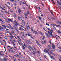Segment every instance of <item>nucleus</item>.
Masks as SVG:
<instances>
[{"mask_svg": "<svg viewBox=\"0 0 61 61\" xmlns=\"http://www.w3.org/2000/svg\"><path fill=\"white\" fill-rule=\"evenodd\" d=\"M20 30H22V28H21V27L20 28Z\"/></svg>", "mask_w": 61, "mask_h": 61, "instance_id": "nucleus-50", "label": "nucleus"}, {"mask_svg": "<svg viewBox=\"0 0 61 61\" xmlns=\"http://www.w3.org/2000/svg\"><path fill=\"white\" fill-rule=\"evenodd\" d=\"M7 4H9V5H10V3H9V2H7Z\"/></svg>", "mask_w": 61, "mask_h": 61, "instance_id": "nucleus-52", "label": "nucleus"}, {"mask_svg": "<svg viewBox=\"0 0 61 61\" xmlns=\"http://www.w3.org/2000/svg\"><path fill=\"white\" fill-rule=\"evenodd\" d=\"M57 32L59 33H60V34H61V32H60V31H59V30H58V31H57Z\"/></svg>", "mask_w": 61, "mask_h": 61, "instance_id": "nucleus-15", "label": "nucleus"}, {"mask_svg": "<svg viewBox=\"0 0 61 61\" xmlns=\"http://www.w3.org/2000/svg\"><path fill=\"white\" fill-rule=\"evenodd\" d=\"M15 24V25H16V26H17V25H19V23H17V22H16Z\"/></svg>", "mask_w": 61, "mask_h": 61, "instance_id": "nucleus-10", "label": "nucleus"}, {"mask_svg": "<svg viewBox=\"0 0 61 61\" xmlns=\"http://www.w3.org/2000/svg\"><path fill=\"white\" fill-rule=\"evenodd\" d=\"M5 12L6 13H7V14L8 13H9V12H8L7 11H5Z\"/></svg>", "mask_w": 61, "mask_h": 61, "instance_id": "nucleus-38", "label": "nucleus"}, {"mask_svg": "<svg viewBox=\"0 0 61 61\" xmlns=\"http://www.w3.org/2000/svg\"><path fill=\"white\" fill-rule=\"evenodd\" d=\"M29 13H30V12L29 11H28L27 12H26V14H29Z\"/></svg>", "mask_w": 61, "mask_h": 61, "instance_id": "nucleus-21", "label": "nucleus"}, {"mask_svg": "<svg viewBox=\"0 0 61 61\" xmlns=\"http://www.w3.org/2000/svg\"><path fill=\"white\" fill-rule=\"evenodd\" d=\"M9 34L10 35V36H12V33H11V32H9Z\"/></svg>", "mask_w": 61, "mask_h": 61, "instance_id": "nucleus-22", "label": "nucleus"}, {"mask_svg": "<svg viewBox=\"0 0 61 61\" xmlns=\"http://www.w3.org/2000/svg\"><path fill=\"white\" fill-rule=\"evenodd\" d=\"M21 24L23 26H25V22H21Z\"/></svg>", "mask_w": 61, "mask_h": 61, "instance_id": "nucleus-6", "label": "nucleus"}, {"mask_svg": "<svg viewBox=\"0 0 61 61\" xmlns=\"http://www.w3.org/2000/svg\"><path fill=\"white\" fill-rule=\"evenodd\" d=\"M53 29L54 30H56V27L54 26L53 27Z\"/></svg>", "mask_w": 61, "mask_h": 61, "instance_id": "nucleus-20", "label": "nucleus"}, {"mask_svg": "<svg viewBox=\"0 0 61 61\" xmlns=\"http://www.w3.org/2000/svg\"><path fill=\"white\" fill-rule=\"evenodd\" d=\"M59 5L60 6H61V0H60V3L59 4Z\"/></svg>", "mask_w": 61, "mask_h": 61, "instance_id": "nucleus-13", "label": "nucleus"}, {"mask_svg": "<svg viewBox=\"0 0 61 61\" xmlns=\"http://www.w3.org/2000/svg\"><path fill=\"white\" fill-rule=\"evenodd\" d=\"M48 47L49 49H51V47H50V45H48Z\"/></svg>", "mask_w": 61, "mask_h": 61, "instance_id": "nucleus-11", "label": "nucleus"}, {"mask_svg": "<svg viewBox=\"0 0 61 61\" xmlns=\"http://www.w3.org/2000/svg\"><path fill=\"white\" fill-rule=\"evenodd\" d=\"M1 9L3 10H4V11H6V10L5 9L3 8H1Z\"/></svg>", "mask_w": 61, "mask_h": 61, "instance_id": "nucleus-24", "label": "nucleus"}, {"mask_svg": "<svg viewBox=\"0 0 61 61\" xmlns=\"http://www.w3.org/2000/svg\"><path fill=\"white\" fill-rule=\"evenodd\" d=\"M44 51L45 52V53H48V55H49V56L51 58V59L54 58L53 56H52L50 55V54L49 53V52H48V51H47V50H44Z\"/></svg>", "mask_w": 61, "mask_h": 61, "instance_id": "nucleus-2", "label": "nucleus"}, {"mask_svg": "<svg viewBox=\"0 0 61 61\" xmlns=\"http://www.w3.org/2000/svg\"><path fill=\"white\" fill-rule=\"evenodd\" d=\"M56 26H57V27H60V26L59 25H56Z\"/></svg>", "mask_w": 61, "mask_h": 61, "instance_id": "nucleus-44", "label": "nucleus"}, {"mask_svg": "<svg viewBox=\"0 0 61 61\" xmlns=\"http://www.w3.org/2000/svg\"><path fill=\"white\" fill-rule=\"evenodd\" d=\"M33 33L35 34H37V35H38V33L37 32V31H34Z\"/></svg>", "mask_w": 61, "mask_h": 61, "instance_id": "nucleus-9", "label": "nucleus"}, {"mask_svg": "<svg viewBox=\"0 0 61 61\" xmlns=\"http://www.w3.org/2000/svg\"><path fill=\"white\" fill-rule=\"evenodd\" d=\"M46 40H45L44 41V42H43L42 41H41V43H42L43 44H45V43H46Z\"/></svg>", "mask_w": 61, "mask_h": 61, "instance_id": "nucleus-5", "label": "nucleus"}, {"mask_svg": "<svg viewBox=\"0 0 61 61\" xmlns=\"http://www.w3.org/2000/svg\"><path fill=\"white\" fill-rule=\"evenodd\" d=\"M51 14H52V15H54V14H53V13L52 12H51Z\"/></svg>", "mask_w": 61, "mask_h": 61, "instance_id": "nucleus-57", "label": "nucleus"}, {"mask_svg": "<svg viewBox=\"0 0 61 61\" xmlns=\"http://www.w3.org/2000/svg\"><path fill=\"white\" fill-rule=\"evenodd\" d=\"M23 48L24 50H25V47H24V46H23Z\"/></svg>", "mask_w": 61, "mask_h": 61, "instance_id": "nucleus-39", "label": "nucleus"}, {"mask_svg": "<svg viewBox=\"0 0 61 61\" xmlns=\"http://www.w3.org/2000/svg\"><path fill=\"white\" fill-rule=\"evenodd\" d=\"M47 29H48V30H49V31H50L51 30L49 28H47Z\"/></svg>", "mask_w": 61, "mask_h": 61, "instance_id": "nucleus-30", "label": "nucleus"}, {"mask_svg": "<svg viewBox=\"0 0 61 61\" xmlns=\"http://www.w3.org/2000/svg\"><path fill=\"white\" fill-rule=\"evenodd\" d=\"M38 45H39V47H41V45L39 44H39H38Z\"/></svg>", "mask_w": 61, "mask_h": 61, "instance_id": "nucleus-41", "label": "nucleus"}, {"mask_svg": "<svg viewBox=\"0 0 61 61\" xmlns=\"http://www.w3.org/2000/svg\"><path fill=\"white\" fill-rule=\"evenodd\" d=\"M4 27V28L5 29H6V26L5 25V26Z\"/></svg>", "mask_w": 61, "mask_h": 61, "instance_id": "nucleus-40", "label": "nucleus"}, {"mask_svg": "<svg viewBox=\"0 0 61 61\" xmlns=\"http://www.w3.org/2000/svg\"><path fill=\"white\" fill-rule=\"evenodd\" d=\"M11 32L12 33H13V34H14V35H15V36H16V34H15V33H14V31H11Z\"/></svg>", "mask_w": 61, "mask_h": 61, "instance_id": "nucleus-12", "label": "nucleus"}, {"mask_svg": "<svg viewBox=\"0 0 61 61\" xmlns=\"http://www.w3.org/2000/svg\"><path fill=\"white\" fill-rule=\"evenodd\" d=\"M48 20H50V21H51V20L50 19V18H48Z\"/></svg>", "mask_w": 61, "mask_h": 61, "instance_id": "nucleus-51", "label": "nucleus"}, {"mask_svg": "<svg viewBox=\"0 0 61 61\" xmlns=\"http://www.w3.org/2000/svg\"><path fill=\"white\" fill-rule=\"evenodd\" d=\"M50 43L51 44V45L52 46V48L53 49H55V48H56V47H55V45L53 44H51V42Z\"/></svg>", "mask_w": 61, "mask_h": 61, "instance_id": "nucleus-3", "label": "nucleus"}, {"mask_svg": "<svg viewBox=\"0 0 61 61\" xmlns=\"http://www.w3.org/2000/svg\"><path fill=\"white\" fill-rule=\"evenodd\" d=\"M9 56L10 57H12V56Z\"/></svg>", "mask_w": 61, "mask_h": 61, "instance_id": "nucleus-59", "label": "nucleus"}, {"mask_svg": "<svg viewBox=\"0 0 61 61\" xmlns=\"http://www.w3.org/2000/svg\"><path fill=\"white\" fill-rule=\"evenodd\" d=\"M26 26L27 28H28V27L29 26L28 25H26Z\"/></svg>", "mask_w": 61, "mask_h": 61, "instance_id": "nucleus-26", "label": "nucleus"}, {"mask_svg": "<svg viewBox=\"0 0 61 61\" xmlns=\"http://www.w3.org/2000/svg\"><path fill=\"white\" fill-rule=\"evenodd\" d=\"M10 27L11 28V29H14V28H13V27H12L11 26Z\"/></svg>", "mask_w": 61, "mask_h": 61, "instance_id": "nucleus-28", "label": "nucleus"}, {"mask_svg": "<svg viewBox=\"0 0 61 61\" xmlns=\"http://www.w3.org/2000/svg\"><path fill=\"white\" fill-rule=\"evenodd\" d=\"M14 22L15 24V23H16L17 22H16V20H15L14 21Z\"/></svg>", "mask_w": 61, "mask_h": 61, "instance_id": "nucleus-47", "label": "nucleus"}, {"mask_svg": "<svg viewBox=\"0 0 61 61\" xmlns=\"http://www.w3.org/2000/svg\"><path fill=\"white\" fill-rule=\"evenodd\" d=\"M38 17L39 19V20H41L42 19V17H40L39 16Z\"/></svg>", "mask_w": 61, "mask_h": 61, "instance_id": "nucleus-14", "label": "nucleus"}, {"mask_svg": "<svg viewBox=\"0 0 61 61\" xmlns=\"http://www.w3.org/2000/svg\"><path fill=\"white\" fill-rule=\"evenodd\" d=\"M36 43H37V44H39V42H38V41H37V40H36Z\"/></svg>", "mask_w": 61, "mask_h": 61, "instance_id": "nucleus-17", "label": "nucleus"}, {"mask_svg": "<svg viewBox=\"0 0 61 61\" xmlns=\"http://www.w3.org/2000/svg\"><path fill=\"white\" fill-rule=\"evenodd\" d=\"M18 20H20V17L18 16Z\"/></svg>", "mask_w": 61, "mask_h": 61, "instance_id": "nucleus-45", "label": "nucleus"}, {"mask_svg": "<svg viewBox=\"0 0 61 61\" xmlns=\"http://www.w3.org/2000/svg\"><path fill=\"white\" fill-rule=\"evenodd\" d=\"M41 5H42L43 6H44V4H43L42 3V1L41 2Z\"/></svg>", "mask_w": 61, "mask_h": 61, "instance_id": "nucleus-23", "label": "nucleus"}, {"mask_svg": "<svg viewBox=\"0 0 61 61\" xmlns=\"http://www.w3.org/2000/svg\"><path fill=\"white\" fill-rule=\"evenodd\" d=\"M55 17V18H53L52 20H56V17Z\"/></svg>", "mask_w": 61, "mask_h": 61, "instance_id": "nucleus-27", "label": "nucleus"}, {"mask_svg": "<svg viewBox=\"0 0 61 61\" xmlns=\"http://www.w3.org/2000/svg\"><path fill=\"white\" fill-rule=\"evenodd\" d=\"M48 33L49 34H47V33H45V34H46V35L47 36V37H49V35H50L51 36H52V37H54V35H53V34H52V32L51 31H50V32L49 31H48Z\"/></svg>", "mask_w": 61, "mask_h": 61, "instance_id": "nucleus-1", "label": "nucleus"}, {"mask_svg": "<svg viewBox=\"0 0 61 61\" xmlns=\"http://www.w3.org/2000/svg\"><path fill=\"white\" fill-rule=\"evenodd\" d=\"M19 13H20L22 11L20 10H18Z\"/></svg>", "mask_w": 61, "mask_h": 61, "instance_id": "nucleus-16", "label": "nucleus"}, {"mask_svg": "<svg viewBox=\"0 0 61 61\" xmlns=\"http://www.w3.org/2000/svg\"><path fill=\"white\" fill-rule=\"evenodd\" d=\"M19 39H20V41H22V40H21V39H20V38H19Z\"/></svg>", "mask_w": 61, "mask_h": 61, "instance_id": "nucleus-61", "label": "nucleus"}, {"mask_svg": "<svg viewBox=\"0 0 61 61\" xmlns=\"http://www.w3.org/2000/svg\"><path fill=\"white\" fill-rule=\"evenodd\" d=\"M6 6H7V7H8V8H9V7H10L9 6H8V5H6Z\"/></svg>", "mask_w": 61, "mask_h": 61, "instance_id": "nucleus-63", "label": "nucleus"}, {"mask_svg": "<svg viewBox=\"0 0 61 61\" xmlns=\"http://www.w3.org/2000/svg\"><path fill=\"white\" fill-rule=\"evenodd\" d=\"M57 52H60V50H57Z\"/></svg>", "mask_w": 61, "mask_h": 61, "instance_id": "nucleus-55", "label": "nucleus"}, {"mask_svg": "<svg viewBox=\"0 0 61 61\" xmlns=\"http://www.w3.org/2000/svg\"><path fill=\"white\" fill-rule=\"evenodd\" d=\"M0 55L1 56H4V54H0Z\"/></svg>", "mask_w": 61, "mask_h": 61, "instance_id": "nucleus-31", "label": "nucleus"}, {"mask_svg": "<svg viewBox=\"0 0 61 61\" xmlns=\"http://www.w3.org/2000/svg\"><path fill=\"white\" fill-rule=\"evenodd\" d=\"M3 41H4V42H6L5 41V40H3Z\"/></svg>", "mask_w": 61, "mask_h": 61, "instance_id": "nucleus-60", "label": "nucleus"}, {"mask_svg": "<svg viewBox=\"0 0 61 61\" xmlns=\"http://www.w3.org/2000/svg\"><path fill=\"white\" fill-rule=\"evenodd\" d=\"M4 61H7V60L5 58H4Z\"/></svg>", "mask_w": 61, "mask_h": 61, "instance_id": "nucleus-18", "label": "nucleus"}, {"mask_svg": "<svg viewBox=\"0 0 61 61\" xmlns=\"http://www.w3.org/2000/svg\"><path fill=\"white\" fill-rule=\"evenodd\" d=\"M9 26H10V27H11V25H10V24H9Z\"/></svg>", "mask_w": 61, "mask_h": 61, "instance_id": "nucleus-49", "label": "nucleus"}, {"mask_svg": "<svg viewBox=\"0 0 61 61\" xmlns=\"http://www.w3.org/2000/svg\"><path fill=\"white\" fill-rule=\"evenodd\" d=\"M17 37H18V38L19 39L20 38H19V36H18Z\"/></svg>", "mask_w": 61, "mask_h": 61, "instance_id": "nucleus-56", "label": "nucleus"}, {"mask_svg": "<svg viewBox=\"0 0 61 61\" xmlns=\"http://www.w3.org/2000/svg\"><path fill=\"white\" fill-rule=\"evenodd\" d=\"M10 49H11L13 50V49H14V48H13V47H11V48H10Z\"/></svg>", "mask_w": 61, "mask_h": 61, "instance_id": "nucleus-46", "label": "nucleus"}, {"mask_svg": "<svg viewBox=\"0 0 61 61\" xmlns=\"http://www.w3.org/2000/svg\"><path fill=\"white\" fill-rule=\"evenodd\" d=\"M46 49L47 50V51H49V49L47 48H46Z\"/></svg>", "mask_w": 61, "mask_h": 61, "instance_id": "nucleus-35", "label": "nucleus"}, {"mask_svg": "<svg viewBox=\"0 0 61 61\" xmlns=\"http://www.w3.org/2000/svg\"><path fill=\"white\" fill-rule=\"evenodd\" d=\"M29 47H30V48H32V47H31V46H29Z\"/></svg>", "mask_w": 61, "mask_h": 61, "instance_id": "nucleus-62", "label": "nucleus"}, {"mask_svg": "<svg viewBox=\"0 0 61 61\" xmlns=\"http://www.w3.org/2000/svg\"><path fill=\"white\" fill-rule=\"evenodd\" d=\"M2 26H3V27H4V26H5V25H2Z\"/></svg>", "mask_w": 61, "mask_h": 61, "instance_id": "nucleus-58", "label": "nucleus"}, {"mask_svg": "<svg viewBox=\"0 0 61 61\" xmlns=\"http://www.w3.org/2000/svg\"><path fill=\"white\" fill-rule=\"evenodd\" d=\"M28 35L29 36H32V35H31L30 34V33L29 32L28 33Z\"/></svg>", "mask_w": 61, "mask_h": 61, "instance_id": "nucleus-8", "label": "nucleus"}, {"mask_svg": "<svg viewBox=\"0 0 61 61\" xmlns=\"http://www.w3.org/2000/svg\"><path fill=\"white\" fill-rule=\"evenodd\" d=\"M0 21H2V22H3V21L2 20V19H0Z\"/></svg>", "mask_w": 61, "mask_h": 61, "instance_id": "nucleus-33", "label": "nucleus"}, {"mask_svg": "<svg viewBox=\"0 0 61 61\" xmlns=\"http://www.w3.org/2000/svg\"><path fill=\"white\" fill-rule=\"evenodd\" d=\"M29 44H32L33 43H32V42H30L29 43Z\"/></svg>", "mask_w": 61, "mask_h": 61, "instance_id": "nucleus-37", "label": "nucleus"}, {"mask_svg": "<svg viewBox=\"0 0 61 61\" xmlns=\"http://www.w3.org/2000/svg\"><path fill=\"white\" fill-rule=\"evenodd\" d=\"M44 57H45V58H46V57H47L46 56V55H44Z\"/></svg>", "mask_w": 61, "mask_h": 61, "instance_id": "nucleus-25", "label": "nucleus"}, {"mask_svg": "<svg viewBox=\"0 0 61 61\" xmlns=\"http://www.w3.org/2000/svg\"><path fill=\"white\" fill-rule=\"evenodd\" d=\"M0 31H2V28H1L0 29Z\"/></svg>", "mask_w": 61, "mask_h": 61, "instance_id": "nucleus-54", "label": "nucleus"}, {"mask_svg": "<svg viewBox=\"0 0 61 61\" xmlns=\"http://www.w3.org/2000/svg\"><path fill=\"white\" fill-rule=\"evenodd\" d=\"M58 6L59 8H60V9H61V7H60L59 6H58V5H57Z\"/></svg>", "mask_w": 61, "mask_h": 61, "instance_id": "nucleus-36", "label": "nucleus"}, {"mask_svg": "<svg viewBox=\"0 0 61 61\" xmlns=\"http://www.w3.org/2000/svg\"><path fill=\"white\" fill-rule=\"evenodd\" d=\"M46 25H48V26H49V24H47V23H46Z\"/></svg>", "mask_w": 61, "mask_h": 61, "instance_id": "nucleus-32", "label": "nucleus"}, {"mask_svg": "<svg viewBox=\"0 0 61 61\" xmlns=\"http://www.w3.org/2000/svg\"><path fill=\"white\" fill-rule=\"evenodd\" d=\"M25 17L26 18H27V15H25Z\"/></svg>", "mask_w": 61, "mask_h": 61, "instance_id": "nucleus-29", "label": "nucleus"}, {"mask_svg": "<svg viewBox=\"0 0 61 61\" xmlns=\"http://www.w3.org/2000/svg\"><path fill=\"white\" fill-rule=\"evenodd\" d=\"M20 17L21 19H22V16H20Z\"/></svg>", "mask_w": 61, "mask_h": 61, "instance_id": "nucleus-48", "label": "nucleus"}, {"mask_svg": "<svg viewBox=\"0 0 61 61\" xmlns=\"http://www.w3.org/2000/svg\"><path fill=\"white\" fill-rule=\"evenodd\" d=\"M31 38H32V39H34V38L33 37H32V36H31Z\"/></svg>", "mask_w": 61, "mask_h": 61, "instance_id": "nucleus-42", "label": "nucleus"}, {"mask_svg": "<svg viewBox=\"0 0 61 61\" xmlns=\"http://www.w3.org/2000/svg\"><path fill=\"white\" fill-rule=\"evenodd\" d=\"M27 41L28 42H30V40H29V41L27 40Z\"/></svg>", "mask_w": 61, "mask_h": 61, "instance_id": "nucleus-53", "label": "nucleus"}, {"mask_svg": "<svg viewBox=\"0 0 61 61\" xmlns=\"http://www.w3.org/2000/svg\"><path fill=\"white\" fill-rule=\"evenodd\" d=\"M8 21H10V22H13V20H11V19L9 18H8Z\"/></svg>", "mask_w": 61, "mask_h": 61, "instance_id": "nucleus-7", "label": "nucleus"}, {"mask_svg": "<svg viewBox=\"0 0 61 61\" xmlns=\"http://www.w3.org/2000/svg\"><path fill=\"white\" fill-rule=\"evenodd\" d=\"M59 60L60 61H61V58Z\"/></svg>", "mask_w": 61, "mask_h": 61, "instance_id": "nucleus-64", "label": "nucleus"}, {"mask_svg": "<svg viewBox=\"0 0 61 61\" xmlns=\"http://www.w3.org/2000/svg\"><path fill=\"white\" fill-rule=\"evenodd\" d=\"M22 34V35H23L24 34V33H23V32H21Z\"/></svg>", "mask_w": 61, "mask_h": 61, "instance_id": "nucleus-43", "label": "nucleus"}, {"mask_svg": "<svg viewBox=\"0 0 61 61\" xmlns=\"http://www.w3.org/2000/svg\"><path fill=\"white\" fill-rule=\"evenodd\" d=\"M5 39H7V37H6V36H5Z\"/></svg>", "mask_w": 61, "mask_h": 61, "instance_id": "nucleus-34", "label": "nucleus"}, {"mask_svg": "<svg viewBox=\"0 0 61 61\" xmlns=\"http://www.w3.org/2000/svg\"><path fill=\"white\" fill-rule=\"evenodd\" d=\"M52 51H53V50H51L49 51L50 53L52 55H54V53L52 52Z\"/></svg>", "mask_w": 61, "mask_h": 61, "instance_id": "nucleus-4", "label": "nucleus"}, {"mask_svg": "<svg viewBox=\"0 0 61 61\" xmlns=\"http://www.w3.org/2000/svg\"><path fill=\"white\" fill-rule=\"evenodd\" d=\"M10 38L11 39H13V36H10Z\"/></svg>", "mask_w": 61, "mask_h": 61, "instance_id": "nucleus-19", "label": "nucleus"}]
</instances>
